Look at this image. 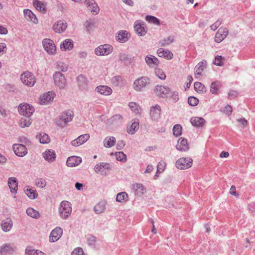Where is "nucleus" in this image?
<instances>
[{"label":"nucleus","mask_w":255,"mask_h":255,"mask_svg":"<svg viewBox=\"0 0 255 255\" xmlns=\"http://www.w3.org/2000/svg\"><path fill=\"white\" fill-rule=\"evenodd\" d=\"M53 80L55 86L59 89L65 88L67 81L65 75L60 72H55L53 75Z\"/></svg>","instance_id":"obj_1"},{"label":"nucleus","mask_w":255,"mask_h":255,"mask_svg":"<svg viewBox=\"0 0 255 255\" xmlns=\"http://www.w3.org/2000/svg\"><path fill=\"white\" fill-rule=\"evenodd\" d=\"M20 80L24 85L31 87L35 85L36 79L33 73L25 71L21 74Z\"/></svg>","instance_id":"obj_2"},{"label":"nucleus","mask_w":255,"mask_h":255,"mask_svg":"<svg viewBox=\"0 0 255 255\" xmlns=\"http://www.w3.org/2000/svg\"><path fill=\"white\" fill-rule=\"evenodd\" d=\"M72 208L71 204L67 201H63L61 203L59 208V214L63 219L67 218L71 214Z\"/></svg>","instance_id":"obj_3"},{"label":"nucleus","mask_w":255,"mask_h":255,"mask_svg":"<svg viewBox=\"0 0 255 255\" xmlns=\"http://www.w3.org/2000/svg\"><path fill=\"white\" fill-rule=\"evenodd\" d=\"M193 164V159L189 157H181L176 162V167L179 169H187L190 168Z\"/></svg>","instance_id":"obj_4"},{"label":"nucleus","mask_w":255,"mask_h":255,"mask_svg":"<svg viewBox=\"0 0 255 255\" xmlns=\"http://www.w3.org/2000/svg\"><path fill=\"white\" fill-rule=\"evenodd\" d=\"M73 116V112L71 110L63 112L60 116L57 125L62 127L65 126L66 123L72 121Z\"/></svg>","instance_id":"obj_5"},{"label":"nucleus","mask_w":255,"mask_h":255,"mask_svg":"<svg viewBox=\"0 0 255 255\" xmlns=\"http://www.w3.org/2000/svg\"><path fill=\"white\" fill-rule=\"evenodd\" d=\"M42 45L44 50L49 55H54L56 53V47L53 40L45 38L42 40Z\"/></svg>","instance_id":"obj_6"},{"label":"nucleus","mask_w":255,"mask_h":255,"mask_svg":"<svg viewBox=\"0 0 255 255\" xmlns=\"http://www.w3.org/2000/svg\"><path fill=\"white\" fill-rule=\"evenodd\" d=\"M18 112L27 118L30 117L34 112V108L27 103L21 104L18 107Z\"/></svg>","instance_id":"obj_7"},{"label":"nucleus","mask_w":255,"mask_h":255,"mask_svg":"<svg viewBox=\"0 0 255 255\" xmlns=\"http://www.w3.org/2000/svg\"><path fill=\"white\" fill-rule=\"evenodd\" d=\"M113 47L109 44L101 45L95 50V54L99 56L108 55L113 51Z\"/></svg>","instance_id":"obj_8"},{"label":"nucleus","mask_w":255,"mask_h":255,"mask_svg":"<svg viewBox=\"0 0 255 255\" xmlns=\"http://www.w3.org/2000/svg\"><path fill=\"white\" fill-rule=\"evenodd\" d=\"M155 94L159 97L167 98L171 93L170 89L167 87L161 85H157L154 90Z\"/></svg>","instance_id":"obj_9"},{"label":"nucleus","mask_w":255,"mask_h":255,"mask_svg":"<svg viewBox=\"0 0 255 255\" xmlns=\"http://www.w3.org/2000/svg\"><path fill=\"white\" fill-rule=\"evenodd\" d=\"M149 83V79L146 77H140L135 80L133 88L136 91H140Z\"/></svg>","instance_id":"obj_10"},{"label":"nucleus","mask_w":255,"mask_h":255,"mask_svg":"<svg viewBox=\"0 0 255 255\" xmlns=\"http://www.w3.org/2000/svg\"><path fill=\"white\" fill-rule=\"evenodd\" d=\"M55 97V94L53 91L44 93L40 97V104L41 105H47L52 102Z\"/></svg>","instance_id":"obj_11"},{"label":"nucleus","mask_w":255,"mask_h":255,"mask_svg":"<svg viewBox=\"0 0 255 255\" xmlns=\"http://www.w3.org/2000/svg\"><path fill=\"white\" fill-rule=\"evenodd\" d=\"M67 27V23L63 20L56 21L52 26L53 30L58 33L63 32L66 29Z\"/></svg>","instance_id":"obj_12"},{"label":"nucleus","mask_w":255,"mask_h":255,"mask_svg":"<svg viewBox=\"0 0 255 255\" xmlns=\"http://www.w3.org/2000/svg\"><path fill=\"white\" fill-rule=\"evenodd\" d=\"M13 150L15 154L19 157H23L27 153L26 148L24 145L21 144H14Z\"/></svg>","instance_id":"obj_13"},{"label":"nucleus","mask_w":255,"mask_h":255,"mask_svg":"<svg viewBox=\"0 0 255 255\" xmlns=\"http://www.w3.org/2000/svg\"><path fill=\"white\" fill-rule=\"evenodd\" d=\"M63 234V230L60 227H56L53 229L49 236V241L51 242H54L58 241Z\"/></svg>","instance_id":"obj_14"},{"label":"nucleus","mask_w":255,"mask_h":255,"mask_svg":"<svg viewBox=\"0 0 255 255\" xmlns=\"http://www.w3.org/2000/svg\"><path fill=\"white\" fill-rule=\"evenodd\" d=\"M94 169L98 174H106L107 172L110 170V166L109 164L102 162L97 164Z\"/></svg>","instance_id":"obj_15"},{"label":"nucleus","mask_w":255,"mask_h":255,"mask_svg":"<svg viewBox=\"0 0 255 255\" xmlns=\"http://www.w3.org/2000/svg\"><path fill=\"white\" fill-rule=\"evenodd\" d=\"M90 138V135L86 133L78 136L76 139L71 141V144L74 146H80L85 143Z\"/></svg>","instance_id":"obj_16"},{"label":"nucleus","mask_w":255,"mask_h":255,"mask_svg":"<svg viewBox=\"0 0 255 255\" xmlns=\"http://www.w3.org/2000/svg\"><path fill=\"white\" fill-rule=\"evenodd\" d=\"M228 30L226 28H220L216 33L215 37V41L220 43L227 36Z\"/></svg>","instance_id":"obj_17"},{"label":"nucleus","mask_w":255,"mask_h":255,"mask_svg":"<svg viewBox=\"0 0 255 255\" xmlns=\"http://www.w3.org/2000/svg\"><path fill=\"white\" fill-rule=\"evenodd\" d=\"M176 148L180 151L185 152L187 151L189 147L187 140L183 137L180 138L177 141Z\"/></svg>","instance_id":"obj_18"},{"label":"nucleus","mask_w":255,"mask_h":255,"mask_svg":"<svg viewBox=\"0 0 255 255\" xmlns=\"http://www.w3.org/2000/svg\"><path fill=\"white\" fill-rule=\"evenodd\" d=\"M85 3L87 6L88 9L93 14H97L99 13L100 9L94 0H85Z\"/></svg>","instance_id":"obj_19"},{"label":"nucleus","mask_w":255,"mask_h":255,"mask_svg":"<svg viewBox=\"0 0 255 255\" xmlns=\"http://www.w3.org/2000/svg\"><path fill=\"white\" fill-rule=\"evenodd\" d=\"M74 47L73 40L71 39H66L60 45V49L62 51H70Z\"/></svg>","instance_id":"obj_20"},{"label":"nucleus","mask_w":255,"mask_h":255,"mask_svg":"<svg viewBox=\"0 0 255 255\" xmlns=\"http://www.w3.org/2000/svg\"><path fill=\"white\" fill-rule=\"evenodd\" d=\"M134 29L135 31L141 36L145 35L146 32V28L144 27L143 22L139 20L134 22Z\"/></svg>","instance_id":"obj_21"},{"label":"nucleus","mask_w":255,"mask_h":255,"mask_svg":"<svg viewBox=\"0 0 255 255\" xmlns=\"http://www.w3.org/2000/svg\"><path fill=\"white\" fill-rule=\"evenodd\" d=\"M23 13L24 17L27 21H31L34 24H37L38 22V20L36 16L30 9H24Z\"/></svg>","instance_id":"obj_22"},{"label":"nucleus","mask_w":255,"mask_h":255,"mask_svg":"<svg viewBox=\"0 0 255 255\" xmlns=\"http://www.w3.org/2000/svg\"><path fill=\"white\" fill-rule=\"evenodd\" d=\"M96 91L105 96H109L111 95L113 92V90L110 87L105 85L97 86L96 88Z\"/></svg>","instance_id":"obj_23"},{"label":"nucleus","mask_w":255,"mask_h":255,"mask_svg":"<svg viewBox=\"0 0 255 255\" xmlns=\"http://www.w3.org/2000/svg\"><path fill=\"white\" fill-rule=\"evenodd\" d=\"M82 161L81 157L76 156H72L68 157L67 160L66 164L69 167H74L78 166Z\"/></svg>","instance_id":"obj_24"},{"label":"nucleus","mask_w":255,"mask_h":255,"mask_svg":"<svg viewBox=\"0 0 255 255\" xmlns=\"http://www.w3.org/2000/svg\"><path fill=\"white\" fill-rule=\"evenodd\" d=\"M157 54L159 57L165 58L167 60L171 59L173 57V54L171 52L161 48L157 50Z\"/></svg>","instance_id":"obj_25"},{"label":"nucleus","mask_w":255,"mask_h":255,"mask_svg":"<svg viewBox=\"0 0 255 255\" xmlns=\"http://www.w3.org/2000/svg\"><path fill=\"white\" fill-rule=\"evenodd\" d=\"M145 61L146 64L150 67L157 66L159 62L158 59L152 55H149L145 57Z\"/></svg>","instance_id":"obj_26"},{"label":"nucleus","mask_w":255,"mask_h":255,"mask_svg":"<svg viewBox=\"0 0 255 255\" xmlns=\"http://www.w3.org/2000/svg\"><path fill=\"white\" fill-rule=\"evenodd\" d=\"M207 63L205 61L199 63L195 68V76L196 78H199L202 74L204 69L206 68Z\"/></svg>","instance_id":"obj_27"},{"label":"nucleus","mask_w":255,"mask_h":255,"mask_svg":"<svg viewBox=\"0 0 255 255\" xmlns=\"http://www.w3.org/2000/svg\"><path fill=\"white\" fill-rule=\"evenodd\" d=\"M43 157L48 162H53L55 160L56 154L54 150L47 149L43 153Z\"/></svg>","instance_id":"obj_28"},{"label":"nucleus","mask_w":255,"mask_h":255,"mask_svg":"<svg viewBox=\"0 0 255 255\" xmlns=\"http://www.w3.org/2000/svg\"><path fill=\"white\" fill-rule=\"evenodd\" d=\"M13 223L9 218H6L2 220L1 223L2 230L5 232L9 231L11 229Z\"/></svg>","instance_id":"obj_29"},{"label":"nucleus","mask_w":255,"mask_h":255,"mask_svg":"<svg viewBox=\"0 0 255 255\" xmlns=\"http://www.w3.org/2000/svg\"><path fill=\"white\" fill-rule=\"evenodd\" d=\"M33 5L35 8L39 11L45 13L46 11V4L39 0H34Z\"/></svg>","instance_id":"obj_30"},{"label":"nucleus","mask_w":255,"mask_h":255,"mask_svg":"<svg viewBox=\"0 0 255 255\" xmlns=\"http://www.w3.org/2000/svg\"><path fill=\"white\" fill-rule=\"evenodd\" d=\"M8 184L10 191L12 193H15L17 190L18 182L15 177H10L8 179Z\"/></svg>","instance_id":"obj_31"},{"label":"nucleus","mask_w":255,"mask_h":255,"mask_svg":"<svg viewBox=\"0 0 255 255\" xmlns=\"http://www.w3.org/2000/svg\"><path fill=\"white\" fill-rule=\"evenodd\" d=\"M116 142V139L115 137L107 136L104 139L103 141V144L106 148L111 147L115 145Z\"/></svg>","instance_id":"obj_32"},{"label":"nucleus","mask_w":255,"mask_h":255,"mask_svg":"<svg viewBox=\"0 0 255 255\" xmlns=\"http://www.w3.org/2000/svg\"><path fill=\"white\" fill-rule=\"evenodd\" d=\"M139 128V123L137 122L133 121L132 123L129 124L127 127V132L131 134H134Z\"/></svg>","instance_id":"obj_33"},{"label":"nucleus","mask_w":255,"mask_h":255,"mask_svg":"<svg viewBox=\"0 0 255 255\" xmlns=\"http://www.w3.org/2000/svg\"><path fill=\"white\" fill-rule=\"evenodd\" d=\"M161 113V108L159 106L156 105L152 107L150 110V115L152 118L155 119L159 117Z\"/></svg>","instance_id":"obj_34"},{"label":"nucleus","mask_w":255,"mask_h":255,"mask_svg":"<svg viewBox=\"0 0 255 255\" xmlns=\"http://www.w3.org/2000/svg\"><path fill=\"white\" fill-rule=\"evenodd\" d=\"M221 86L220 82L215 81L211 83L210 86V92L215 95H217L219 93V89Z\"/></svg>","instance_id":"obj_35"},{"label":"nucleus","mask_w":255,"mask_h":255,"mask_svg":"<svg viewBox=\"0 0 255 255\" xmlns=\"http://www.w3.org/2000/svg\"><path fill=\"white\" fill-rule=\"evenodd\" d=\"M192 125L196 127H202L205 123V120L202 118L195 117L191 119Z\"/></svg>","instance_id":"obj_36"},{"label":"nucleus","mask_w":255,"mask_h":255,"mask_svg":"<svg viewBox=\"0 0 255 255\" xmlns=\"http://www.w3.org/2000/svg\"><path fill=\"white\" fill-rule=\"evenodd\" d=\"M36 137L41 143H47L50 141L49 136L45 133H38Z\"/></svg>","instance_id":"obj_37"},{"label":"nucleus","mask_w":255,"mask_h":255,"mask_svg":"<svg viewBox=\"0 0 255 255\" xmlns=\"http://www.w3.org/2000/svg\"><path fill=\"white\" fill-rule=\"evenodd\" d=\"M130 109L135 115H139L140 114L141 109L138 105L134 102H130L128 104Z\"/></svg>","instance_id":"obj_38"},{"label":"nucleus","mask_w":255,"mask_h":255,"mask_svg":"<svg viewBox=\"0 0 255 255\" xmlns=\"http://www.w3.org/2000/svg\"><path fill=\"white\" fill-rule=\"evenodd\" d=\"M128 33L125 30L119 31L117 36L118 40L122 42H125L128 40Z\"/></svg>","instance_id":"obj_39"},{"label":"nucleus","mask_w":255,"mask_h":255,"mask_svg":"<svg viewBox=\"0 0 255 255\" xmlns=\"http://www.w3.org/2000/svg\"><path fill=\"white\" fill-rule=\"evenodd\" d=\"M105 203L104 202H100L95 206L94 209L96 213L100 214L105 211Z\"/></svg>","instance_id":"obj_40"},{"label":"nucleus","mask_w":255,"mask_h":255,"mask_svg":"<svg viewBox=\"0 0 255 255\" xmlns=\"http://www.w3.org/2000/svg\"><path fill=\"white\" fill-rule=\"evenodd\" d=\"M14 251V248L9 245H5L2 247L0 250V253L1 254H6L11 253Z\"/></svg>","instance_id":"obj_41"},{"label":"nucleus","mask_w":255,"mask_h":255,"mask_svg":"<svg viewBox=\"0 0 255 255\" xmlns=\"http://www.w3.org/2000/svg\"><path fill=\"white\" fill-rule=\"evenodd\" d=\"M26 213L28 216L33 218H38L39 217V212L32 208H28L26 210Z\"/></svg>","instance_id":"obj_42"},{"label":"nucleus","mask_w":255,"mask_h":255,"mask_svg":"<svg viewBox=\"0 0 255 255\" xmlns=\"http://www.w3.org/2000/svg\"><path fill=\"white\" fill-rule=\"evenodd\" d=\"M194 88L198 93H203L206 91V88L201 83L196 82L194 83Z\"/></svg>","instance_id":"obj_43"},{"label":"nucleus","mask_w":255,"mask_h":255,"mask_svg":"<svg viewBox=\"0 0 255 255\" xmlns=\"http://www.w3.org/2000/svg\"><path fill=\"white\" fill-rule=\"evenodd\" d=\"M133 188L136 192V194H143L145 192V189L141 184L136 183L133 184Z\"/></svg>","instance_id":"obj_44"},{"label":"nucleus","mask_w":255,"mask_h":255,"mask_svg":"<svg viewBox=\"0 0 255 255\" xmlns=\"http://www.w3.org/2000/svg\"><path fill=\"white\" fill-rule=\"evenodd\" d=\"M115 156L117 160L125 162L127 161V155L122 151L116 152Z\"/></svg>","instance_id":"obj_45"},{"label":"nucleus","mask_w":255,"mask_h":255,"mask_svg":"<svg viewBox=\"0 0 255 255\" xmlns=\"http://www.w3.org/2000/svg\"><path fill=\"white\" fill-rule=\"evenodd\" d=\"M31 124L30 119L22 118L19 121V126L22 128L29 127Z\"/></svg>","instance_id":"obj_46"},{"label":"nucleus","mask_w":255,"mask_h":255,"mask_svg":"<svg viewBox=\"0 0 255 255\" xmlns=\"http://www.w3.org/2000/svg\"><path fill=\"white\" fill-rule=\"evenodd\" d=\"M26 253L29 255H45V254L39 250H35L28 248L26 249Z\"/></svg>","instance_id":"obj_47"},{"label":"nucleus","mask_w":255,"mask_h":255,"mask_svg":"<svg viewBox=\"0 0 255 255\" xmlns=\"http://www.w3.org/2000/svg\"><path fill=\"white\" fill-rule=\"evenodd\" d=\"M27 196L30 199H35L37 196L36 190L33 189H27L25 191Z\"/></svg>","instance_id":"obj_48"},{"label":"nucleus","mask_w":255,"mask_h":255,"mask_svg":"<svg viewBox=\"0 0 255 255\" xmlns=\"http://www.w3.org/2000/svg\"><path fill=\"white\" fill-rule=\"evenodd\" d=\"M182 127L181 125L177 124L175 125L173 128V133L176 136H178L182 134Z\"/></svg>","instance_id":"obj_49"},{"label":"nucleus","mask_w":255,"mask_h":255,"mask_svg":"<svg viewBox=\"0 0 255 255\" xmlns=\"http://www.w3.org/2000/svg\"><path fill=\"white\" fill-rule=\"evenodd\" d=\"M128 198V195L126 192H121L117 194L116 200L118 202H122L127 200Z\"/></svg>","instance_id":"obj_50"},{"label":"nucleus","mask_w":255,"mask_h":255,"mask_svg":"<svg viewBox=\"0 0 255 255\" xmlns=\"http://www.w3.org/2000/svg\"><path fill=\"white\" fill-rule=\"evenodd\" d=\"M155 73L156 75L161 80H165L166 79V75L164 72L159 68L155 69Z\"/></svg>","instance_id":"obj_51"},{"label":"nucleus","mask_w":255,"mask_h":255,"mask_svg":"<svg viewBox=\"0 0 255 255\" xmlns=\"http://www.w3.org/2000/svg\"><path fill=\"white\" fill-rule=\"evenodd\" d=\"M146 20L147 21H148V22L155 24L157 25H160L159 20L156 17H155L154 16H151V15H147L146 16Z\"/></svg>","instance_id":"obj_52"},{"label":"nucleus","mask_w":255,"mask_h":255,"mask_svg":"<svg viewBox=\"0 0 255 255\" xmlns=\"http://www.w3.org/2000/svg\"><path fill=\"white\" fill-rule=\"evenodd\" d=\"M35 185L37 187L43 188L46 185V181L44 179H37L35 181Z\"/></svg>","instance_id":"obj_53"},{"label":"nucleus","mask_w":255,"mask_h":255,"mask_svg":"<svg viewBox=\"0 0 255 255\" xmlns=\"http://www.w3.org/2000/svg\"><path fill=\"white\" fill-rule=\"evenodd\" d=\"M77 81L79 83V85L81 87H83L87 84V80L84 76H79L77 77Z\"/></svg>","instance_id":"obj_54"},{"label":"nucleus","mask_w":255,"mask_h":255,"mask_svg":"<svg viewBox=\"0 0 255 255\" xmlns=\"http://www.w3.org/2000/svg\"><path fill=\"white\" fill-rule=\"evenodd\" d=\"M57 69L60 70L61 72H64L68 70V65L62 62H59L57 63Z\"/></svg>","instance_id":"obj_55"},{"label":"nucleus","mask_w":255,"mask_h":255,"mask_svg":"<svg viewBox=\"0 0 255 255\" xmlns=\"http://www.w3.org/2000/svg\"><path fill=\"white\" fill-rule=\"evenodd\" d=\"M224 58L221 56L217 55L215 57L214 64L217 66H222L224 64Z\"/></svg>","instance_id":"obj_56"},{"label":"nucleus","mask_w":255,"mask_h":255,"mask_svg":"<svg viewBox=\"0 0 255 255\" xmlns=\"http://www.w3.org/2000/svg\"><path fill=\"white\" fill-rule=\"evenodd\" d=\"M173 41H174V38H173V36H169L165 38V39H164L161 41V45L162 46L169 45V44H171V43H172L173 42Z\"/></svg>","instance_id":"obj_57"},{"label":"nucleus","mask_w":255,"mask_h":255,"mask_svg":"<svg viewBox=\"0 0 255 255\" xmlns=\"http://www.w3.org/2000/svg\"><path fill=\"white\" fill-rule=\"evenodd\" d=\"M199 100L194 97H190L188 99V104L192 106H195L198 104Z\"/></svg>","instance_id":"obj_58"},{"label":"nucleus","mask_w":255,"mask_h":255,"mask_svg":"<svg viewBox=\"0 0 255 255\" xmlns=\"http://www.w3.org/2000/svg\"><path fill=\"white\" fill-rule=\"evenodd\" d=\"M123 120V117L121 115H116L112 117L110 120L112 123H117L118 122H121Z\"/></svg>","instance_id":"obj_59"},{"label":"nucleus","mask_w":255,"mask_h":255,"mask_svg":"<svg viewBox=\"0 0 255 255\" xmlns=\"http://www.w3.org/2000/svg\"><path fill=\"white\" fill-rule=\"evenodd\" d=\"M72 255H85V254L82 248H77L73 250Z\"/></svg>","instance_id":"obj_60"},{"label":"nucleus","mask_w":255,"mask_h":255,"mask_svg":"<svg viewBox=\"0 0 255 255\" xmlns=\"http://www.w3.org/2000/svg\"><path fill=\"white\" fill-rule=\"evenodd\" d=\"M165 167V163L164 162H159L157 165V172L159 173L162 172V171H163Z\"/></svg>","instance_id":"obj_61"},{"label":"nucleus","mask_w":255,"mask_h":255,"mask_svg":"<svg viewBox=\"0 0 255 255\" xmlns=\"http://www.w3.org/2000/svg\"><path fill=\"white\" fill-rule=\"evenodd\" d=\"M230 194L236 197L239 196V194L236 191V187L234 185H232L230 189Z\"/></svg>","instance_id":"obj_62"},{"label":"nucleus","mask_w":255,"mask_h":255,"mask_svg":"<svg viewBox=\"0 0 255 255\" xmlns=\"http://www.w3.org/2000/svg\"><path fill=\"white\" fill-rule=\"evenodd\" d=\"M85 27L87 31H90L94 28V24L93 23L87 21L85 23Z\"/></svg>","instance_id":"obj_63"},{"label":"nucleus","mask_w":255,"mask_h":255,"mask_svg":"<svg viewBox=\"0 0 255 255\" xmlns=\"http://www.w3.org/2000/svg\"><path fill=\"white\" fill-rule=\"evenodd\" d=\"M221 23L222 21L221 20H217L211 26V29L213 30H216L218 28V27L221 25Z\"/></svg>","instance_id":"obj_64"}]
</instances>
